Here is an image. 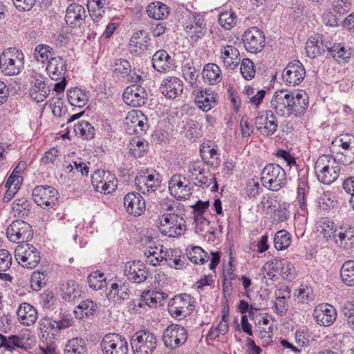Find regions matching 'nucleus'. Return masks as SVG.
Wrapping results in <instances>:
<instances>
[{
	"label": "nucleus",
	"instance_id": "obj_18",
	"mask_svg": "<svg viewBox=\"0 0 354 354\" xmlns=\"http://www.w3.org/2000/svg\"><path fill=\"white\" fill-rule=\"evenodd\" d=\"M41 74L33 73L30 76V95L37 102H43L50 94V88Z\"/></svg>",
	"mask_w": 354,
	"mask_h": 354
},
{
	"label": "nucleus",
	"instance_id": "obj_55",
	"mask_svg": "<svg viewBox=\"0 0 354 354\" xmlns=\"http://www.w3.org/2000/svg\"><path fill=\"white\" fill-rule=\"evenodd\" d=\"M149 39V35L145 30H142L133 33L130 39L129 44L144 50L148 46Z\"/></svg>",
	"mask_w": 354,
	"mask_h": 354
},
{
	"label": "nucleus",
	"instance_id": "obj_62",
	"mask_svg": "<svg viewBox=\"0 0 354 354\" xmlns=\"http://www.w3.org/2000/svg\"><path fill=\"white\" fill-rule=\"evenodd\" d=\"M147 144L140 140L131 142L130 152L135 158L142 157L147 151Z\"/></svg>",
	"mask_w": 354,
	"mask_h": 354
},
{
	"label": "nucleus",
	"instance_id": "obj_1",
	"mask_svg": "<svg viewBox=\"0 0 354 354\" xmlns=\"http://www.w3.org/2000/svg\"><path fill=\"white\" fill-rule=\"evenodd\" d=\"M270 106L279 116L286 118L292 115L299 117L306 111L308 96L303 91L292 93L277 91L270 100Z\"/></svg>",
	"mask_w": 354,
	"mask_h": 354
},
{
	"label": "nucleus",
	"instance_id": "obj_51",
	"mask_svg": "<svg viewBox=\"0 0 354 354\" xmlns=\"http://www.w3.org/2000/svg\"><path fill=\"white\" fill-rule=\"evenodd\" d=\"M53 50L49 46L39 44L37 46L34 50V57L39 62L44 63L46 61L53 57Z\"/></svg>",
	"mask_w": 354,
	"mask_h": 354
},
{
	"label": "nucleus",
	"instance_id": "obj_57",
	"mask_svg": "<svg viewBox=\"0 0 354 354\" xmlns=\"http://www.w3.org/2000/svg\"><path fill=\"white\" fill-rule=\"evenodd\" d=\"M46 271L36 270L31 275L30 286L35 291L39 290L46 284Z\"/></svg>",
	"mask_w": 354,
	"mask_h": 354
},
{
	"label": "nucleus",
	"instance_id": "obj_32",
	"mask_svg": "<svg viewBox=\"0 0 354 354\" xmlns=\"http://www.w3.org/2000/svg\"><path fill=\"white\" fill-rule=\"evenodd\" d=\"M17 314L19 322L25 326L33 324L38 318L36 309L28 303H22L19 306Z\"/></svg>",
	"mask_w": 354,
	"mask_h": 354
},
{
	"label": "nucleus",
	"instance_id": "obj_22",
	"mask_svg": "<svg viewBox=\"0 0 354 354\" xmlns=\"http://www.w3.org/2000/svg\"><path fill=\"white\" fill-rule=\"evenodd\" d=\"M159 174H148L147 171L140 172L135 178L138 189L143 194L155 192L160 185Z\"/></svg>",
	"mask_w": 354,
	"mask_h": 354
},
{
	"label": "nucleus",
	"instance_id": "obj_5",
	"mask_svg": "<svg viewBox=\"0 0 354 354\" xmlns=\"http://www.w3.org/2000/svg\"><path fill=\"white\" fill-rule=\"evenodd\" d=\"M156 335L149 330L137 331L132 336L131 345L135 354H152L157 346Z\"/></svg>",
	"mask_w": 354,
	"mask_h": 354
},
{
	"label": "nucleus",
	"instance_id": "obj_59",
	"mask_svg": "<svg viewBox=\"0 0 354 354\" xmlns=\"http://www.w3.org/2000/svg\"><path fill=\"white\" fill-rule=\"evenodd\" d=\"M189 259L196 264H204L208 259V254L201 247L195 246L189 252Z\"/></svg>",
	"mask_w": 354,
	"mask_h": 354
},
{
	"label": "nucleus",
	"instance_id": "obj_35",
	"mask_svg": "<svg viewBox=\"0 0 354 354\" xmlns=\"http://www.w3.org/2000/svg\"><path fill=\"white\" fill-rule=\"evenodd\" d=\"M268 266H272L273 272H280L283 279H291L294 277L295 267L288 261L275 259L271 261Z\"/></svg>",
	"mask_w": 354,
	"mask_h": 354
},
{
	"label": "nucleus",
	"instance_id": "obj_9",
	"mask_svg": "<svg viewBox=\"0 0 354 354\" xmlns=\"http://www.w3.org/2000/svg\"><path fill=\"white\" fill-rule=\"evenodd\" d=\"M15 257L23 267L30 269L35 268L41 259L37 248L28 243L17 245L15 248Z\"/></svg>",
	"mask_w": 354,
	"mask_h": 354
},
{
	"label": "nucleus",
	"instance_id": "obj_4",
	"mask_svg": "<svg viewBox=\"0 0 354 354\" xmlns=\"http://www.w3.org/2000/svg\"><path fill=\"white\" fill-rule=\"evenodd\" d=\"M194 309V299L184 293L175 295L168 304L170 315L178 320L189 316Z\"/></svg>",
	"mask_w": 354,
	"mask_h": 354
},
{
	"label": "nucleus",
	"instance_id": "obj_46",
	"mask_svg": "<svg viewBox=\"0 0 354 354\" xmlns=\"http://www.w3.org/2000/svg\"><path fill=\"white\" fill-rule=\"evenodd\" d=\"M192 180H194V184L196 186L205 188L209 187L212 184H214L212 187V191L216 192L218 189L216 178L214 175L211 173L207 172L205 174L203 171V174L201 176H196L194 178H192Z\"/></svg>",
	"mask_w": 354,
	"mask_h": 354
},
{
	"label": "nucleus",
	"instance_id": "obj_23",
	"mask_svg": "<svg viewBox=\"0 0 354 354\" xmlns=\"http://www.w3.org/2000/svg\"><path fill=\"white\" fill-rule=\"evenodd\" d=\"M124 205L127 212L134 216H140L146 207L143 197L136 192H129L125 195Z\"/></svg>",
	"mask_w": 354,
	"mask_h": 354
},
{
	"label": "nucleus",
	"instance_id": "obj_45",
	"mask_svg": "<svg viewBox=\"0 0 354 354\" xmlns=\"http://www.w3.org/2000/svg\"><path fill=\"white\" fill-rule=\"evenodd\" d=\"M340 277L345 285L354 286V261H346L342 264Z\"/></svg>",
	"mask_w": 354,
	"mask_h": 354
},
{
	"label": "nucleus",
	"instance_id": "obj_37",
	"mask_svg": "<svg viewBox=\"0 0 354 354\" xmlns=\"http://www.w3.org/2000/svg\"><path fill=\"white\" fill-rule=\"evenodd\" d=\"M32 203L26 198L21 197L17 198L12 204V210L15 217L26 218L30 213Z\"/></svg>",
	"mask_w": 354,
	"mask_h": 354
},
{
	"label": "nucleus",
	"instance_id": "obj_34",
	"mask_svg": "<svg viewBox=\"0 0 354 354\" xmlns=\"http://www.w3.org/2000/svg\"><path fill=\"white\" fill-rule=\"evenodd\" d=\"M195 102L198 107L203 111H208L216 105V100L212 92L209 90L197 91Z\"/></svg>",
	"mask_w": 354,
	"mask_h": 354
},
{
	"label": "nucleus",
	"instance_id": "obj_58",
	"mask_svg": "<svg viewBox=\"0 0 354 354\" xmlns=\"http://www.w3.org/2000/svg\"><path fill=\"white\" fill-rule=\"evenodd\" d=\"M287 292V297H290L289 294L290 292L288 289ZM286 295H283L282 292H279L274 303L273 310L281 316L284 315L288 310V305L286 302Z\"/></svg>",
	"mask_w": 354,
	"mask_h": 354
},
{
	"label": "nucleus",
	"instance_id": "obj_54",
	"mask_svg": "<svg viewBox=\"0 0 354 354\" xmlns=\"http://www.w3.org/2000/svg\"><path fill=\"white\" fill-rule=\"evenodd\" d=\"M294 295L297 301L302 304H308L315 299L313 290L311 287L308 286H301L298 290H295Z\"/></svg>",
	"mask_w": 354,
	"mask_h": 354
},
{
	"label": "nucleus",
	"instance_id": "obj_12",
	"mask_svg": "<svg viewBox=\"0 0 354 354\" xmlns=\"http://www.w3.org/2000/svg\"><path fill=\"white\" fill-rule=\"evenodd\" d=\"M100 347L103 354H127L128 343L124 337L116 333L104 336Z\"/></svg>",
	"mask_w": 354,
	"mask_h": 354
},
{
	"label": "nucleus",
	"instance_id": "obj_27",
	"mask_svg": "<svg viewBox=\"0 0 354 354\" xmlns=\"http://www.w3.org/2000/svg\"><path fill=\"white\" fill-rule=\"evenodd\" d=\"M185 29L187 34L196 41L205 35L206 24L199 15H192L189 17Z\"/></svg>",
	"mask_w": 354,
	"mask_h": 354
},
{
	"label": "nucleus",
	"instance_id": "obj_49",
	"mask_svg": "<svg viewBox=\"0 0 354 354\" xmlns=\"http://www.w3.org/2000/svg\"><path fill=\"white\" fill-rule=\"evenodd\" d=\"M160 292L153 290L144 292L141 295L138 306L142 307L143 306H148L151 308L156 307L158 303H159L158 299H160Z\"/></svg>",
	"mask_w": 354,
	"mask_h": 354
},
{
	"label": "nucleus",
	"instance_id": "obj_31",
	"mask_svg": "<svg viewBox=\"0 0 354 354\" xmlns=\"http://www.w3.org/2000/svg\"><path fill=\"white\" fill-rule=\"evenodd\" d=\"M221 58L227 68L234 70L241 61L239 51L232 45L223 46L221 49Z\"/></svg>",
	"mask_w": 354,
	"mask_h": 354
},
{
	"label": "nucleus",
	"instance_id": "obj_2",
	"mask_svg": "<svg viewBox=\"0 0 354 354\" xmlns=\"http://www.w3.org/2000/svg\"><path fill=\"white\" fill-rule=\"evenodd\" d=\"M315 171L320 182L330 185L339 177L340 167L336 163L335 158H331L329 155H322L315 162Z\"/></svg>",
	"mask_w": 354,
	"mask_h": 354
},
{
	"label": "nucleus",
	"instance_id": "obj_29",
	"mask_svg": "<svg viewBox=\"0 0 354 354\" xmlns=\"http://www.w3.org/2000/svg\"><path fill=\"white\" fill-rule=\"evenodd\" d=\"M46 71L53 80L59 81L65 77L66 62L60 56L50 57L48 62Z\"/></svg>",
	"mask_w": 354,
	"mask_h": 354
},
{
	"label": "nucleus",
	"instance_id": "obj_16",
	"mask_svg": "<svg viewBox=\"0 0 354 354\" xmlns=\"http://www.w3.org/2000/svg\"><path fill=\"white\" fill-rule=\"evenodd\" d=\"M192 187L188 180L181 175H174L169 181V189L178 200L188 199L192 194Z\"/></svg>",
	"mask_w": 354,
	"mask_h": 354
},
{
	"label": "nucleus",
	"instance_id": "obj_19",
	"mask_svg": "<svg viewBox=\"0 0 354 354\" xmlns=\"http://www.w3.org/2000/svg\"><path fill=\"white\" fill-rule=\"evenodd\" d=\"M122 97L127 104L133 107H140L147 102L148 94L140 85L133 84L125 88Z\"/></svg>",
	"mask_w": 354,
	"mask_h": 354
},
{
	"label": "nucleus",
	"instance_id": "obj_43",
	"mask_svg": "<svg viewBox=\"0 0 354 354\" xmlns=\"http://www.w3.org/2000/svg\"><path fill=\"white\" fill-rule=\"evenodd\" d=\"M129 296V290L124 284L119 285L113 283L111 286L110 291L107 295L109 300L121 301L127 299Z\"/></svg>",
	"mask_w": 354,
	"mask_h": 354
},
{
	"label": "nucleus",
	"instance_id": "obj_3",
	"mask_svg": "<svg viewBox=\"0 0 354 354\" xmlns=\"http://www.w3.org/2000/svg\"><path fill=\"white\" fill-rule=\"evenodd\" d=\"M263 185L272 191H278L286 184L285 170L278 164H268L261 172Z\"/></svg>",
	"mask_w": 354,
	"mask_h": 354
},
{
	"label": "nucleus",
	"instance_id": "obj_7",
	"mask_svg": "<svg viewBox=\"0 0 354 354\" xmlns=\"http://www.w3.org/2000/svg\"><path fill=\"white\" fill-rule=\"evenodd\" d=\"M6 236L8 240L19 244L27 243L33 236L32 226L22 220H16L8 227Z\"/></svg>",
	"mask_w": 354,
	"mask_h": 354
},
{
	"label": "nucleus",
	"instance_id": "obj_17",
	"mask_svg": "<svg viewBox=\"0 0 354 354\" xmlns=\"http://www.w3.org/2000/svg\"><path fill=\"white\" fill-rule=\"evenodd\" d=\"M305 76V68L299 60L290 62L282 73L283 81L289 86L299 85L304 80Z\"/></svg>",
	"mask_w": 354,
	"mask_h": 354
},
{
	"label": "nucleus",
	"instance_id": "obj_14",
	"mask_svg": "<svg viewBox=\"0 0 354 354\" xmlns=\"http://www.w3.org/2000/svg\"><path fill=\"white\" fill-rule=\"evenodd\" d=\"M187 339V330L180 325L171 324L164 330L162 341L165 346L170 349L183 345Z\"/></svg>",
	"mask_w": 354,
	"mask_h": 354
},
{
	"label": "nucleus",
	"instance_id": "obj_61",
	"mask_svg": "<svg viewBox=\"0 0 354 354\" xmlns=\"http://www.w3.org/2000/svg\"><path fill=\"white\" fill-rule=\"evenodd\" d=\"M240 71L245 80H252L255 75L254 63L250 59H243L241 62Z\"/></svg>",
	"mask_w": 354,
	"mask_h": 354
},
{
	"label": "nucleus",
	"instance_id": "obj_26",
	"mask_svg": "<svg viewBox=\"0 0 354 354\" xmlns=\"http://www.w3.org/2000/svg\"><path fill=\"white\" fill-rule=\"evenodd\" d=\"M335 308L328 304H321L314 310L313 316L320 326H330L336 319Z\"/></svg>",
	"mask_w": 354,
	"mask_h": 354
},
{
	"label": "nucleus",
	"instance_id": "obj_13",
	"mask_svg": "<svg viewBox=\"0 0 354 354\" xmlns=\"http://www.w3.org/2000/svg\"><path fill=\"white\" fill-rule=\"evenodd\" d=\"M339 147L333 158L344 165L354 161V136H344L333 142Z\"/></svg>",
	"mask_w": 354,
	"mask_h": 354
},
{
	"label": "nucleus",
	"instance_id": "obj_10",
	"mask_svg": "<svg viewBox=\"0 0 354 354\" xmlns=\"http://www.w3.org/2000/svg\"><path fill=\"white\" fill-rule=\"evenodd\" d=\"M91 183L95 191L103 194H110L117 187L115 176L109 171L97 170L91 176Z\"/></svg>",
	"mask_w": 354,
	"mask_h": 354
},
{
	"label": "nucleus",
	"instance_id": "obj_63",
	"mask_svg": "<svg viewBox=\"0 0 354 354\" xmlns=\"http://www.w3.org/2000/svg\"><path fill=\"white\" fill-rule=\"evenodd\" d=\"M113 68L115 73L126 77L127 74L130 73L131 64L127 59H117L115 61Z\"/></svg>",
	"mask_w": 354,
	"mask_h": 354
},
{
	"label": "nucleus",
	"instance_id": "obj_21",
	"mask_svg": "<svg viewBox=\"0 0 354 354\" xmlns=\"http://www.w3.org/2000/svg\"><path fill=\"white\" fill-rule=\"evenodd\" d=\"M124 272L130 281L136 283L146 281L149 274L146 266L140 261L127 262L124 266Z\"/></svg>",
	"mask_w": 354,
	"mask_h": 354
},
{
	"label": "nucleus",
	"instance_id": "obj_52",
	"mask_svg": "<svg viewBox=\"0 0 354 354\" xmlns=\"http://www.w3.org/2000/svg\"><path fill=\"white\" fill-rule=\"evenodd\" d=\"M290 235L286 230H279L275 234L274 244L277 250L286 249L290 245Z\"/></svg>",
	"mask_w": 354,
	"mask_h": 354
},
{
	"label": "nucleus",
	"instance_id": "obj_50",
	"mask_svg": "<svg viewBox=\"0 0 354 354\" xmlns=\"http://www.w3.org/2000/svg\"><path fill=\"white\" fill-rule=\"evenodd\" d=\"M88 284L94 290L102 289L106 286L104 273L95 271L89 274L88 277Z\"/></svg>",
	"mask_w": 354,
	"mask_h": 354
},
{
	"label": "nucleus",
	"instance_id": "obj_15",
	"mask_svg": "<svg viewBox=\"0 0 354 354\" xmlns=\"http://www.w3.org/2000/svg\"><path fill=\"white\" fill-rule=\"evenodd\" d=\"M243 41L248 51L257 53L261 52L265 46V35L262 30L252 27L245 31Z\"/></svg>",
	"mask_w": 354,
	"mask_h": 354
},
{
	"label": "nucleus",
	"instance_id": "obj_25",
	"mask_svg": "<svg viewBox=\"0 0 354 354\" xmlns=\"http://www.w3.org/2000/svg\"><path fill=\"white\" fill-rule=\"evenodd\" d=\"M160 88L164 96L169 99H175L183 93V84L176 77H168L162 80Z\"/></svg>",
	"mask_w": 354,
	"mask_h": 354
},
{
	"label": "nucleus",
	"instance_id": "obj_11",
	"mask_svg": "<svg viewBox=\"0 0 354 354\" xmlns=\"http://www.w3.org/2000/svg\"><path fill=\"white\" fill-rule=\"evenodd\" d=\"M58 192L49 185L37 186L32 190L35 203L44 209L53 208L58 199Z\"/></svg>",
	"mask_w": 354,
	"mask_h": 354
},
{
	"label": "nucleus",
	"instance_id": "obj_28",
	"mask_svg": "<svg viewBox=\"0 0 354 354\" xmlns=\"http://www.w3.org/2000/svg\"><path fill=\"white\" fill-rule=\"evenodd\" d=\"M86 17L84 7L80 4L73 3L70 4L66 11L65 21L72 27L80 26Z\"/></svg>",
	"mask_w": 354,
	"mask_h": 354
},
{
	"label": "nucleus",
	"instance_id": "obj_44",
	"mask_svg": "<svg viewBox=\"0 0 354 354\" xmlns=\"http://www.w3.org/2000/svg\"><path fill=\"white\" fill-rule=\"evenodd\" d=\"M203 161L207 165L212 167H217L220 165L219 154L217 149L209 147H203L200 150Z\"/></svg>",
	"mask_w": 354,
	"mask_h": 354
},
{
	"label": "nucleus",
	"instance_id": "obj_33",
	"mask_svg": "<svg viewBox=\"0 0 354 354\" xmlns=\"http://www.w3.org/2000/svg\"><path fill=\"white\" fill-rule=\"evenodd\" d=\"M153 67L158 72H166L174 65V59L165 50L156 51L152 57Z\"/></svg>",
	"mask_w": 354,
	"mask_h": 354
},
{
	"label": "nucleus",
	"instance_id": "obj_36",
	"mask_svg": "<svg viewBox=\"0 0 354 354\" xmlns=\"http://www.w3.org/2000/svg\"><path fill=\"white\" fill-rule=\"evenodd\" d=\"M66 94L68 101L73 106L82 108L88 102V97L86 93L77 87L68 89Z\"/></svg>",
	"mask_w": 354,
	"mask_h": 354
},
{
	"label": "nucleus",
	"instance_id": "obj_60",
	"mask_svg": "<svg viewBox=\"0 0 354 354\" xmlns=\"http://www.w3.org/2000/svg\"><path fill=\"white\" fill-rule=\"evenodd\" d=\"M218 23L225 30H230L236 24V17L231 10L222 12L219 15Z\"/></svg>",
	"mask_w": 354,
	"mask_h": 354
},
{
	"label": "nucleus",
	"instance_id": "obj_56",
	"mask_svg": "<svg viewBox=\"0 0 354 354\" xmlns=\"http://www.w3.org/2000/svg\"><path fill=\"white\" fill-rule=\"evenodd\" d=\"M305 49L307 56L310 58H315L325 52L323 42L319 44L315 39H308L306 41Z\"/></svg>",
	"mask_w": 354,
	"mask_h": 354
},
{
	"label": "nucleus",
	"instance_id": "obj_38",
	"mask_svg": "<svg viewBox=\"0 0 354 354\" xmlns=\"http://www.w3.org/2000/svg\"><path fill=\"white\" fill-rule=\"evenodd\" d=\"M63 299L71 301L80 295L78 284L73 280L63 281L60 284Z\"/></svg>",
	"mask_w": 354,
	"mask_h": 354
},
{
	"label": "nucleus",
	"instance_id": "obj_41",
	"mask_svg": "<svg viewBox=\"0 0 354 354\" xmlns=\"http://www.w3.org/2000/svg\"><path fill=\"white\" fill-rule=\"evenodd\" d=\"M203 77L210 84L218 83L222 80L220 67L213 63L206 64L203 71Z\"/></svg>",
	"mask_w": 354,
	"mask_h": 354
},
{
	"label": "nucleus",
	"instance_id": "obj_48",
	"mask_svg": "<svg viewBox=\"0 0 354 354\" xmlns=\"http://www.w3.org/2000/svg\"><path fill=\"white\" fill-rule=\"evenodd\" d=\"M182 73L185 80L192 88H198V77L199 72L195 68L192 63H187L182 68Z\"/></svg>",
	"mask_w": 354,
	"mask_h": 354
},
{
	"label": "nucleus",
	"instance_id": "obj_39",
	"mask_svg": "<svg viewBox=\"0 0 354 354\" xmlns=\"http://www.w3.org/2000/svg\"><path fill=\"white\" fill-rule=\"evenodd\" d=\"M146 12L149 17L157 20L166 18L169 13L168 6L159 1L151 3L147 6Z\"/></svg>",
	"mask_w": 354,
	"mask_h": 354
},
{
	"label": "nucleus",
	"instance_id": "obj_6",
	"mask_svg": "<svg viewBox=\"0 0 354 354\" xmlns=\"http://www.w3.org/2000/svg\"><path fill=\"white\" fill-rule=\"evenodd\" d=\"M1 69L6 75H18L24 66V57L21 51L14 49L3 52L1 56Z\"/></svg>",
	"mask_w": 354,
	"mask_h": 354
},
{
	"label": "nucleus",
	"instance_id": "obj_20",
	"mask_svg": "<svg viewBox=\"0 0 354 354\" xmlns=\"http://www.w3.org/2000/svg\"><path fill=\"white\" fill-rule=\"evenodd\" d=\"M255 125L261 134L266 136L273 135L278 127L277 118L270 110L259 113L255 118Z\"/></svg>",
	"mask_w": 354,
	"mask_h": 354
},
{
	"label": "nucleus",
	"instance_id": "obj_42",
	"mask_svg": "<svg viewBox=\"0 0 354 354\" xmlns=\"http://www.w3.org/2000/svg\"><path fill=\"white\" fill-rule=\"evenodd\" d=\"M333 236L338 237L342 248L348 249L354 247V227H341L340 231L335 232Z\"/></svg>",
	"mask_w": 354,
	"mask_h": 354
},
{
	"label": "nucleus",
	"instance_id": "obj_8",
	"mask_svg": "<svg viewBox=\"0 0 354 354\" xmlns=\"http://www.w3.org/2000/svg\"><path fill=\"white\" fill-rule=\"evenodd\" d=\"M160 232L169 237H176L183 234L185 230V221L177 214L163 215L158 226Z\"/></svg>",
	"mask_w": 354,
	"mask_h": 354
},
{
	"label": "nucleus",
	"instance_id": "obj_53",
	"mask_svg": "<svg viewBox=\"0 0 354 354\" xmlns=\"http://www.w3.org/2000/svg\"><path fill=\"white\" fill-rule=\"evenodd\" d=\"M75 133L80 134L84 139H91L95 135L94 127L87 121L82 120L74 127Z\"/></svg>",
	"mask_w": 354,
	"mask_h": 354
},
{
	"label": "nucleus",
	"instance_id": "obj_47",
	"mask_svg": "<svg viewBox=\"0 0 354 354\" xmlns=\"http://www.w3.org/2000/svg\"><path fill=\"white\" fill-rule=\"evenodd\" d=\"M86 343L82 337L70 339L65 346L64 354H84Z\"/></svg>",
	"mask_w": 354,
	"mask_h": 354
},
{
	"label": "nucleus",
	"instance_id": "obj_24",
	"mask_svg": "<svg viewBox=\"0 0 354 354\" xmlns=\"http://www.w3.org/2000/svg\"><path fill=\"white\" fill-rule=\"evenodd\" d=\"M126 120L129 133H131V131L132 130L133 133L138 136L145 133L148 128L147 119L140 111H134L129 113L126 118Z\"/></svg>",
	"mask_w": 354,
	"mask_h": 354
},
{
	"label": "nucleus",
	"instance_id": "obj_64",
	"mask_svg": "<svg viewBox=\"0 0 354 354\" xmlns=\"http://www.w3.org/2000/svg\"><path fill=\"white\" fill-rule=\"evenodd\" d=\"M158 248L156 247L155 248H150L147 252H145V254L147 255V261L149 262L153 266H156L160 263V262H162L165 260V255H162V250H161L160 251V253H158L156 250H157Z\"/></svg>",
	"mask_w": 354,
	"mask_h": 354
},
{
	"label": "nucleus",
	"instance_id": "obj_40",
	"mask_svg": "<svg viewBox=\"0 0 354 354\" xmlns=\"http://www.w3.org/2000/svg\"><path fill=\"white\" fill-rule=\"evenodd\" d=\"M97 310V304L93 301L86 299L82 301L74 310V315L76 318L83 319L84 317H88L93 315Z\"/></svg>",
	"mask_w": 354,
	"mask_h": 354
},
{
	"label": "nucleus",
	"instance_id": "obj_30",
	"mask_svg": "<svg viewBox=\"0 0 354 354\" xmlns=\"http://www.w3.org/2000/svg\"><path fill=\"white\" fill-rule=\"evenodd\" d=\"M297 180V200L300 208L304 210L307 207V197L310 192L308 177L305 172H299Z\"/></svg>",
	"mask_w": 354,
	"mask_h": 354
}]
</instances>
